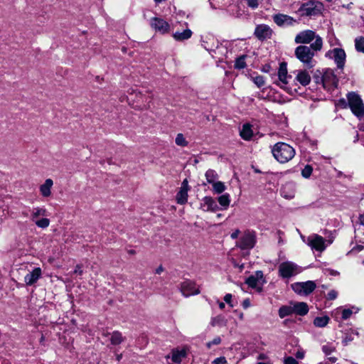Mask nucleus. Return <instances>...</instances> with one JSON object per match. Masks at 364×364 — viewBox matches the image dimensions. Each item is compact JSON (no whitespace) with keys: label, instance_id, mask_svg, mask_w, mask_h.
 <instances>
[{"label":"nucleus","instance_id":"f257e3e1","mask_svg":"<svg viewBox=\"0 0 364 364\" xmlns=\"http://www.w3.org/2000/svg\"><path fill=\"white\" fill-rule=\"evenodd\" d=\"M314 40L310 46L315 51H320L323 48V40L314 31L305 30L299 32L296 36L294 41L297 44H309Z\"/></svg>","mask_w":364,"mask_h":364},{"label":"nucleus","instance_id":"f03ea898","mask_svg":"<svg viewBox=\"0 0 364 364\" xmlns=\"http://www.w3.org/2000/svg\"><path fill=\"white\" fill-rule=\"evenodd\" d=\"M272 153L274 159L281 164L289 161L295 156L294 149L284 142L275 144L272 149Z\"/></svg>","mask_w":364,"mask_h":364},{"label":"nucleus","instance_id":"7ed1b4c3","mask_svg":"<svg viewBox=\"0 0 364 364\" xmlns=\"http://www.w3.org/2000/svg\"><path fill=\"white\" fill-rule=\"evenodd\" d=\"M301 238L313 251L318 252H323L333 242V240H326L318 234H311L307 237L301 235Z\"/></svg>","mask_w":364,"mask_h":364},{"label":"nucleus","instance_id":"20e7f679","mask_svg":"<svg viewBox=\"0 0 364 364\" xmlns=\"http://www.w3.org/2000/svg\"><path fill=\"white\" fill-rule=\"evenodd\" d=\"M314 80L316 83L321 84L325 89L331 90L336 87L338 79L331 69H326L323 72L317 70Z\"/></svg>","mask_w":364,"mask_h":364},{"label":"nucleus","instance_id":"39448f33","mask_svg":"<svg viewBox=\"0 0 364 364\" xmlns=\"http://www.w3.org/2000/svg\"><path fill=\"white\" fill-rule=\"evenodd\" d=\"M315 52L311 46L301 45L296 48L294 54L301 63L307 68H311L315 65V60H314Z\"/></svg>","mask_w":364,"mask_h":364},{"label":"nucleus","instance_id":"423d86ee","mask_svg":"<svg viewBox=\"0 0 364 364\" xmlns=\"http://www.w3.org/2000/svg\"><path fill=\"white\" fill-rule=\"evenodd\" d=\"M348 104L352 112L359 119L364 115V105L360 96L355 92L347 95Z\"/></svg>","mask_w":364,"mask_h":364},{"label":"nucleus","instance_id":"0eeeda50","mask_svg":"<svg viewBox=\"0 0 364 364\" xmlns=\"http://www.w3.org/2000/svg\"><path fill=\"white\" fill-rule=\"evenodd\" d=\"M256 243V233L252 230H245L236 243V246L242 250L252 249Z\"/></svg>","mask_w":364,"mask_h":364},{"label":"nucleus","instance_id":"6e6552de","mask_svg":"<svg viewBox=\"0 0 364 364\" xmlns=\"http://www.w3.org/2000/svg\"><path fill=\"white\" fill-rule=\"evenodd\" d=\"M301 272V268L292 262H284L279 266V274L283 278H289Z\"/></svg>","mask_w":364,"mask_h":364},{"label":"nucleus","instance_id":"1a4fd4ad","mask_svg":"<svg viewBox=\"0 0 364 364\" xmlns=\"http://www.w3.org/2000/svg\"><path fill=\"white\" fill-rule=\"evenodd\" d=\"M328 58L333 59L338 69H343L345 66L346 54L343 49L335 48L329 50L325 54Z\"/></svg>","mask_w":364,"mask_h":364},{"label":"nucleus","instance_id":"9d476101","mask_svg":"<svg viewBox=\"0 0 364 364\" xmlns=\"http://www.w3.org/2000/svg\"><path fill=\"white\" fill-rule=\"evenodd\" d=\"M293 290L299 294L308 295L311 293L316 288V284L312 281L305 282H297L291 285Z\"/></svg>","mask_w":364,"mask_h":364},{"label":"nucleus","instance_id":"9b49d317","mask_svg":"<svg viewBox=\"0 0 364 364\" xmlns=\"http://www.w3.org/2000/svg\"><path fill=\"white\" fill-rule=\"evenodd\" d=\"M321 4L318 2L309 1L304 4L300 8L302 16H314L321 11Z\"/></svg>","mask_w":364,"mask_h":364},{"label":"nucleus","instance_id":"f8f14e48","mask_svg":"<svg viewBox=\"0 0 364 364\" xmlns=\"http://www.w3.org/2000/svg\"><path fill=\"white\" fill-rule=\"evenodd\" d=\"M265 280L264 279L262 271H257L254 274L250 276L246 279V284L251 288L257 289L259 291L262 289Z\"/></svg>","mask_w":364,"mask_h":364},{"label":"nucleus","instance_id":"ddd939ff","mask_svg":"<svg viewBox=\"0 0 364 364\" xmlns=\"http://www.w3.org/2000/svg\"><path fill=\"white\" fill-rule=\"evenodd\" d=\"M277 75L279 80L277 85L283 89H287V85L291 79V76L288 75L287 67L285 63H282L279 65Z\"/></svg>","mask_w":364,"mask_h":364},{"label":"nucleus","instance_id":"4468645a","mask_svg":"<svg viewBox=\"0 0 364 364\" xmlns=\"http://www.w3.org/2000/svg\"><path fill=\"white\" fill-rule=\"evenodd\" d=\"M181 291L182 294L186 296H190L192 295H196L200 293L198 287H196V284L189 280L184 281L181 284Z\"/></svg>","mask_w":364,"mask_h":364},{"label":"nucleus","instance_id":"2eb2a0df","mask_svg":"<svg viewBox=\"0 0 364 364\" xmlns=\"http://www.w3.org/2000/svg\"><path fill=\"white\" fill-rule=\"evenodd\" d=\"M151 26L161 34L166 33L170 31V25L165 20L160 18H153L151 20Z\"/></svg>","mask_w":364,"mask_h":364},{"label":"nucleus","instance_id":"dca6fc26","mask_svg":"<svg viewBox=\"0 0 364 364\" xmlns=\"http://www.w3.org/2000/svg\"><path fill=\"white\" fill-rule=\"evenodd\" d=\"M188 190V180L185 179L183 181L180 190L176 194V201L178 204L183 205L187 202Z\"/></svg>","mask_w":364,"mask_h":364},{"label":"nucleus","instance_id":"f3484780","mask_svg":"<svg viewBox=\"0 0 364 364\" xmlns=\"http://www.w3.org/2000/svg\"><path fill=\"white\" fill-rule=\"evenodd\" d=\"M272 34V30L265 24L258 25L255 31V35L260 40L270 38Z\"/></svg>","mask_w":364,"mask_h":364},{"label":"nucleus","instance_id":"a211bd4d","mask_svg":"<svg viewBox=\"0 0 364 364\" xmlns=\"http://www.w3.org/2000/svg\"><path fill=\"white\" fill-rule=\"evenodd\" d=\"M274 23L279 26H291L296 23V20L292 17L285 14H276L273 16Z\"/></svg>","mask_w":364,"mask_h":364},{"label":"nucleus","instance_id":"6ab92c4d","mask_svg":"<svg viewBox=\"0 0 364 364\" xmlns=\"http://www.w3.org/2000/svg\"><path fill=\"white\" fill-rule=\"evenodd\" d=\"M200 208L205 212H215L218 210V206L212 197L205 196L202 200Z\"/></svg>","mask_w":364,"mask_h":364},{"label":"nucleus","instance_id":"aec40b11","mask_svg":"<svg viewBox=\"0 0 364 364\" xmlns=\"http://www.w3.org/2000/svg\"><path fill=\"white\" fill-rule=\"evenodd\" d=\"M310 74L306 70H299L296 71L294 80L302 86L308 85L311 82Z\"/></svg>","mask_w":364,"mask_h":364},{"label":"nucleus","instance_id":"412c9836","mask_svg":"<svg viewBox=\"0 0 364 364\" xmlns=\"http://www.w3.org/2000/svg\"><path fill=\"white\" fill-rule=\"evenodd\" d=\"M41 269L39 267L35 268L32 272L27 274L24 277L26 285L31 286L35 284L41 276Z\"/></svg>","mask_w":364,"mask_h":364},{"label":"nucleus","instance_id":"4be33fe9","mask_svg":"<svg viewBox=\"0 0 364 364\" xmlns=\"http://www.w3.org/2000/svg\"><path fill=\"white\" fill-rule=\"evenodd\" d=\"M53 181L51 178H47L39 187L40 193L43 197L48 198L51 196V189Z\"/></svg>","mask_w":364,"mask_h":364},{"label":"nucleus","instance_id":"5701e85b","mask_svg":"<svg viewBox=\"0 0 364 364\" xmlns=\"http://www.w3.org/2000/svg\"><path fill=\"white\" fill-rule=\"evenodd\" d=\"M291 305L293 308V312L298 315L304 316L309 311L308 306L304 302L291 303Z\"/></svg>","mask_w":364,"mask_h":364},{"label":"nucleus","instance_id":"b1692460","mask_svg":"<svg viewBox=\"0 0 364 364\" xmlns=\"http://www.w3.org/2000/svg\"><path fill=\"white\" fill-rule=\"evenodd\" d=\"M240 136L246 141H249L253 136L252 127L250 124H244L240 131Z\"/></svg>","mask_w":364,"mask_h":364},{"label":"nucleus","instance_id":"393cba45","mask_svg":"<svg viewBox=\"0 0 364 364\" xmlns=\"http://www.w3.org/2000/svg\"><path fill=\"white\" fill-rule=\"evenodd\" d=\"M192 31L186 28L183 31H176L173 33V38L177 41H183L189 39L192 36Z\"/></svg>","mask_w":364,"mask_h":364},{"label":"nucleus","instance_id":"a878e982","mask_svg":"<svg viewBox=\"0 0 364 364\" xmlns=\"http://www.w3.org/2000/svg\"><path fill=\"white\" fill-rule=\"evenodd\" d=\"M186 357V351L184 349H174L171 352V360L176 363H180Z\"/></svg>","mask_w":364,"mask_h":364},{"label":"nucleus","instance_id":"bb28decb","mask_svg":"<svg viewBox=\"0 0 364 364\" xmlns=\"http://www.w3.org/2000/svg\"><path fill=\"white\" fill-rule=\"evenodd\" d=\"M47 210L46 208L42 207H35L31 210V220L33 222H35L36 220H38V218L39 217H46L48 215Z\"/></svg>","mask_w":364,"mask_h":364},{"label":"nucleus","instance_id":"cd10ccee","mask_svg":"<svg viewBox=\"0 0 364 364\" xmlns=\"http://www.w3.org/2000/svg\"><path fill=\"white\" fill-rule=\"evenodd\" d=\"M227 319L225 316L219 315L215 317L212 318L210 321V324L213 326H225L227 324Z\"/></svg>","mask_w":364,"mask_h":364},{"label":"nucleus","instance_id":"c85d7f7f","mask_svg":"<svg viewBox=\"0 0 364 364\" xmlns=\"http://www.w3.org/2000/svg\"><path fill=\"white\" fill-rule=\"evenodd\" d=\"M294 314L291 303L289 306H282L279 309V316L281 318H283L287 316Z\"/></svg>","mask_w":364,"mask_h":364},{"label":"nucleus","instance_id":"c756f323","mask_svg":"<svg viewBox=\"0 0 364 364\" xmlns=\"http://www.w3.org/2000/svg\"><path fill=\"white\" fill-rule=\"evenodd\" d=\"M359 311V309L355 306H352L349 309H344L341 310V316L343 320H346L350 317L353 314H356Z\"/></svg>","mask_w":364,"mask_h":364},{"label":"nucleus","instance_id":"7c9ffc66","mask_svg":"<svg viewBox=\"0 0 364 364\" xmlns=\"http://www.w3.org/2000/svg\"><path fill=\"white\" fill-rule=\"evenodd\" d=\"M321 348L325 355H329L336 350V345L333 342H329L323 345Z\"/></svg>","mask_w":364,"mask_h":364},{"label":"nucleus","instance_id":"2f4dec72","mask_svg":"<svg viewBox=\"0 0 364 364\" xmlns=\"http://www.w3.org/2000/svg\"><path fill=\"white\" fill-rule=\"evenodd\" d=\"M329 321V318L328 316H321V317H316L314 320V324L316 327L323 328L326 326Z\"/></svg>","mask_w":364,"mask_h":364},{"label":"nucleus","instance_id":"473e14b6","mask_svg":"<svg viewBox=\"0 0 364 364\" xmlns=\"http://www.w3.org/2000/svg\"><path fill=\"white\" fill-rule=\"evenodd\" d=\"M219 204L223 207L224 209H227L230 205V199L228 193L223 194L218 197Z\"/></svg>","mask_w":364,"mask_h":364},{"label":"nucleus","instance_id":"72a5a7b5","mask_svg":"<svg viewBox=\"0 0 364 364\" xmlns=\"http://www.w3.org/2000/svg\"><path fill=\"white\" fill-rule=\"evenodd\" d=\"M124 341L122 335L119 331H114L112 333L110 341L113 345H119Z\"/></svg>","mask_w":364,"mask_h":364},{"label":"nucleus","instance_id":"f704fd0d","mask_svg":"<svg viewBox=\"0 0 364 364\" xmlns=\"http://www.w3.org/2000/svg\"><path fill=\"white\" fill-rule=\"evenodd\" d=\"M205 178L208 183L212 184L216 181V179L218 178V174L215 171L209 169L205 173Z\"/></svg>","mask_w":364,"mask_h":364},{"label":"nucleus","instance_id":"c9c22d12","mask_svg":"<svg viewBox=\"0 0 364 364\" xmlns=\"http://www.w3.org/2000/svg\"><path fill=\"white\" fill-rule=\"evenodd\" d=\"M212 185L213 191L218 194L223 193L226 188L224 183L221 181H215V183H212Z\"/></svg>","mask_w":364,"mask_h":364},{"label":"nucleus","instance_id":"e433bc0d","mask_svg":"<svg viewBox=\"0 0 364 364\" xmlns=\"http://www.w3.org/2000/svg\"><path fill=\"white\" fill-rule=\"evenodd\" d=\"M355 47L357 51L364 53V38L358 37L355 40Z\"/></svg>","mask_w":364,"mask_h":364},{"label":"nucleus","instance_id":"4c0bfd02","mask_svg":"<svg viewBox=\"0 0 364 364\" xmlns=\"http://www.w3.org/2000/svg\"><path fill=\"white\" fill-rule=\"evenodd\" d=\"M245 58L246 55H241L239 58H237L235 60V68L237 69H242L245 68Z\"/></svg>","mask_w":364,"mask_h":364},{"label":"nucleus","instance_id":"58836bf2","mask_svg":"<svg viewBox=\"0 0 364 364\" xmlns=\"http://www.w3.org/2000/svg\"><path fill=\"white\" fill-rule=\"evenodd\" d=\"M175 142L178 146H186L188 145V141H186L183 134L181 133L176 135Z\"/></svg>","mask_w":364,"mask_h":364},{"label":"nucleus","instance_id":"ea45409f","mask_svg":"<svg viewBox=\"0 0 364 364\" xmlns=\"http://www.w3.org/2000/svg\"><path fill=\"white\" fill-rule=\"evenodd\" d=\"M34 223L38 228H46L50 225V220L46 218H43L40 220H36Z\"/></svg>","mask_w":364,"mask_h":364},{"label":"nucleus","instance_id":"a19ab883","mask_svg":"<svg viewBox=\"0 0 364 364\" xmlns=\"http://www.w3.org/2000/svg\"><path fill=\"white\" fill-rule=\"evenodd\" d=\"M252 79L258 87H261L264 85V78L262 75H256L255 77H252Z\"/></svg>","mask_w":364,"mask_h":364},{"label":"nucleus","instance_id":"79ce46f5","mask_svg":"<svg viewBox=\"0 0 364 364\" xmlns=\"http://www.w3.org/2000/svg\"><path fill=\"white\" fill-rule=\"evenodd\" d=\"M312 171L313 169L311 166L309 165H306L301 171V175L303 177L307 178L311 175Z\"/></svg>","mask_w":364,"mask_h":364},{"label":"nucleus","instance_id":"37998d69","mask_svg":"<svg viewBox=\"0 0 364 364\" xmlns=\"http://www.w3.org/2000/svg\"><path fill=\"white\" fill-rule=\"evenodd\" d=\"M247 6L252 9H255L259 6L262 0H245Z\"/></svg>","mask_w":364,"mask_h":364},{"label":"nucleus","instance_id":"c03bdc74","mask_svg":"<svg viewBox=\"0 0 364 364\" xmlns=\"http://www.w3.org/2000/svg\"><path fill=\"white\" fill-rule=\"evenodd\" d=\"M221 343V338L219 336L214 338L212 341L206 343L208 348H210L214 345H219Z\"/></svg>","mask_w":364,"mask_h":364},{"label":"nucleus","instance_id":"a18cd8bd","mask_svg":"<svg viewBox=\"0 0 364 364\" xmlns=\"http://www.w3.org/2000/svg\"><path fill=\"white\" fill-rule=\"evenodd\" d=\"M224 301L227 303L230 307H234L235 304L232 303V296L231 294H227L224 296Z\"/></svg>","mask_w":364,"mask_h":364},{"label":"nucleus","instance_id":"49530a36","mask_svg":"<svg viewBox=\"0 0 364 364\" xmlns=\"http://www.w3.org/2000/svg\"><path fill=\"white\" fill-rule=\"evenodd\" d=\"M212 364H228V362L225 357H220L215 359Z\"/></svg>","mask_w":364,"mask_h":364},{"label":"nucleus","instance_id":"de8ad7c7","mask_svg":"<svg viewBox=\"0 0 364 364\" xmlns=\"http://www.w3.org/2000/svg\"><path fill=\"white\" fill-rule=\"evenodd\" d=\"M338 296V293L335 290H331L327 294V299L330 300L335 299Z\"/></svg>","mask_w":364,"mask_h":364},{"label":"nucleus","instance_id":"09e8293b","mask_svg":"<svg viewBox=\"0 0 364 364\" xmlns=\"http://www.w3.org/2000/svg\"><path fill=\"white\" fill-rule=\"evenodd\" d=\"M284 364H298V362L292 357H287L284 359Z\"/></svg>","mask_w":364,"mask_h":364},{"label":"nucleus","instance_id":"8fccbe9b","mask_svg":"<svg viewBox=\"0 0 364 364\" xmlns=\"http://www.w3.org/2000/svg\"><path fill=\"white\" fill-rule=\"evenodd\" d=\"M304 355H305V352L303 350H297V352L295 353V356L296 358L298 359H302L304 358Z\"/></svg>","mask_w":364,"mask_h":364},{"label":"nucleus","instance_id":"3c124183","mask_svg":"<svg viewBox=\"0 0 364 364\" xmlns=\"http://www.w3.org/2000/svg\"><path fill=\"white\" fill-rule=\"evenodd\" d=\"M328 42H329L331 46H334L339 45L338 40H337L336 38H335L333 37L332 38V39L330 38Z\"/></svg>","mask_w":364,"mask_h":364},{"label":"nucleus","instance_id":"603ef678","mask_svg":"<svg viewBox=\"0 0 364 364\" xmlns=\"http://www.w3.org/2000/svg\"><path fill=\"white\" fill-rule=\"evenodd\" d=\"M285 187H284L282 189V196L286 198H292L294 197V195L292 193H290V194H286L285 191Z\"/></svg>","mask_w":364,"mask_h":364},{"label":"nucleus","instance_id":"864d4df0","mask_svg":"<svg viewBox=\"0 0 364 364\" xmlns=\"http://www.w3.org/2000/svg\"><path fill=\"white\" fill-rule=\"evenodd\" d=\"M242 306L244 309H247L250 306V301L249 299H245L242 301Z\"/></svg>","mask_w":364,"mask_h":364},{"label":"nucleus","instance_id":"5fc2aeb1","mask_svg":"<svg viewBox=\"0 0 364 364\" xmlns=\"http://www.w3.org/2000/svg\"><path fill=\"white\" fill-rule=\"evenodd\" d=\"M360 221V227L358 228V230L361 229V228H364V214L361 215L359 218Z\"/></svg>","mask_w":364,"mask_h":364},{"label":"nucleus","instance_id":"6e6d98bb","mask_svg":"<svg viewBox=\"0 0 364 364\" xmlns=\"http://www.w3.org/2000/svg\"><path fill=\"white\" fill-rule=\"evenodd\" d=\"M240 230H235L230 235L231 238L232 239H236L238 237L239 235H240Z\"/></svg>","mask_w":364,"mask_h":364},{"label":"nucleus","instance_id":"4d7b16f0","mask_svg":"<svg viewBox=\"0 0 364 364\" xmlns=\"http://www.w3.org/2000/svg\"><path fill=\"white\" fill-rule=\"evenodd\" d=\"M353 339V338L351 337V335L346 336V338L343 339V342L345 345H347L350 341H351Z\"/></svg>","mask_w":364,"mask_h":364},{"label":"nucleus","instance_id":"13d9d810","mask_svg":"<svg viewBox=\"0 0 364 364\" xmlns=\"http://www.w3.org/2000/svg\"><path fill=\"white\" fill-rule=\"evenodd\" d=\"M74 272L75 274H78L81 275L82 274V270L81 267L80 265H77L75 269Z\"/></svg>","mask_w":364,"mask_h":364},{"label":"nucleus","instance_id":"bf43d9fd","mask_svg":"<svg viewBox=\"0 0 364 364\" xmlns=\"http://www.w3.org/2000/svg\"><path fill=\"white\" fill-rule=\"evenodd\" d=\"M338 105L343 106V108L347 107V104L345 99H341L338 102Z\"/></svg>","mask_w":364,"mask_h":364},{"label":"nucleus","instance_id":"052dcab7","mask_svg":"<svg viewBox=\"0 0 364 364\" xmlns=\"http://www.w3.org/2000/svg\"><path fill=\"white\" fill-rule=\"evenodd\" d=\"M266 358H267V355H266L265 354H263V353L259 354V355H258V357H257V359H258V360H264V359H266Z\"/></svg>","mask_w":364,"mask_h":364},{"label":"nucleus","instance_id":"680f3d73","mask_svg":"<svg viewBox=\"0 0 364 364\" xmlns=\"http://www.w3.org/2000/svg\"><path fill=\"white\" fill-rule=\"evenodd\" d=\"M164 269L161 266L159 267L156 269V273L159 274H161L162 272H163Z\"/></svg>","mask_w":364,"mask_h":364},{"label":"nucleus","instance_id":"e2e57ef3","mask_svg":"<svg viewBox=\"0 0 364 364\" xmlns=\"http://www.w3.org/2000/svg\"><path fill=\"white\" fill-rule=\"evenodd\" d=\"M218 306L220 309H223L225 308V304L223 302H219Z\"/></svg>","mask_w":364,"mask_h":364},{"label":"nucleus","instance_id":"0e129e2a","mask_svg":"<svg viewBox=\"0 0 364 364\" xmlns=\"http://www.w3.org/2000/svg\"><path fill=\"white\" fill-rule=\"evenodd\" d=\"M133 92H134V93H136V97H137L138 98H141L142 95H141V92H136V91H133Z\"/></svg>","mask_w":364,"mask_h":364},{"label":"nucleus","instance_id":"69168bd1","mask_svg":"<svg viewBox=\"0 0 364 364\" xmlns=\"http://www.w3.org/2000/svg\"><path fill=\"white\" fill-rule=\"evenodd\" d=\"M330 271V273L333 275H337L338 273L336 271H333V270H329Z\"/></svg>","mask_w":364,"mask_h":364},{"label":"nucleus","instance_id":"338daca9","mask_svg":"<svg viewBox=\"0 0 364 364\" xmlns=\"http://www.w3.org/2000/svg\"><path fill=\"white\" fill-rule=\"evenodd\" d=\"M239 318H240V319H241V320H242V319L244 318V314H243V313H240V314H239Z\"/></svg>","mask_w":364,"mask_h":364}]
</instances>
